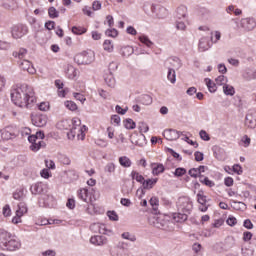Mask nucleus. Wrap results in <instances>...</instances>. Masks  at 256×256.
Here are the masks:
<instances>
[{"mask_svg": "<svg viewBox=\"0 0 256 256\" xmlns=\"http://www.w3.org/2000/svg\"><path fill=\"white\" fill-rule=\"evenodd\" d=\"M11 99L14 105L21 107L22 109H31L33 104L37 102L35 90L27 84L14 87L11 90Z\"/></svg>", "mask_w": 256, "mask_h": 256, "instance_id": "f257e3e1", "label": "nucleus"}, {"mask_svg": "<svg viewBox=\"0 0 256 256\" xmlns=\"http://www.w3.org/2000/svg\"><path fill=\"white\" fill-rule=\"evenodd\" d=\"M74 61L77 65H91L95 61V54L93 52L84 51L74 56Z\"/></svg>", "mask_w": 256, "mask_h": 256, "instance_id": "f03ea898", "label": "nucleus"}, {"mask_svg": "<svg viewBox=\"0 0 256 256\" xmlns=\"http://www.w3.org/2000/svg\"><path fill=\"white\" fill-rule=\"evenodd\" d=\"M72 125L73 122L71 121V119L62 120L57 123V129H60L61 131H68V139H75V135H77V132H75V130L71 128Z\"/></svg>", "mask_w": 256, "mask_h": 256, "instance_id": "7ed1b4c3", "label": "nucleus"}, {"mask_svg": "<svg viewBox=\"0 0 256 256\" xmlns=\"http://www.w3.org/2000/svg\"><path fill=\"white\" fill-rule=\"evenodd\" d=\"M177 205L178 211H181L182 213H187L189 215L191 214V211H193V202H191L189 197H180L178 199Z\"/></svg>", "mask_w": 256, "mask_h": 256, "instance_id": "20e7f679", "label": "nucleus"}, {"mask_svg": "<svg viewBox=\"0 0 256 256\" xmlns=\"http://www.w3.org/2000/svg\"><path fill=\"white\" fill-rule=\"evenodd\" d=\"M11 33L13 39H21V37H25L29 33V28L27 25L17 24L12 27Z\"/></svg>", "mask_w": 256, "mask_h": 256, "instance_id": "39448f33", "label": "nucleus"}, {"mask_svg": "<svg viewBox=\"0 0 256 256\" xmlns=\"http://www.w3.org/2000/svg\"><path fill=\"white\" fill-rule=\"evenodd\" d=\"M244 127L246 129H256V110H248L244 119Z\"/></svg>", "mask_w": 256, "mask_h": 256, "instance_id": "423d86ee", "label": "nucleus"}, {"mask_svg": "<svg viewBox=\"0 0 256 256\" xmlns=\"http://www.w3.org/2000/svg\"><path fill=\"white\" fill-rule=\"evenodd\" d=\"M157 181V178L144 180V182L142 183L143 188H139L136 192L139 199H141V197L145 195V189H153V187L157 185Z\"/></svg>", "mask_w": 256, "mask_h": 256, "instance_id": "0eeeda50", "label": "nucleus"}, {"mask_svg": "<svg viewBox=\"0 0 256 256\" xmlns=\"http://www.w3.org/2000/svg\"><path fill=\"white\" fill-rule=\"evenodd\" d=\"M21 247V242L15 239V236L12 235L10 239L2 247L3 251H17Z\"/></svg>", "mask_w": 256, "mask_h": 256, "instance_id": "6e6552de", "label": "nucleus"}, {"mask_svg": "<svg viewBox=\"0 0 256 256\" xmlns=\"http://www.w3.org/2000/svg\"><path fill=\"white\" fill-rule=\"evenodd\" d=\"M240 25L244 31H253L256 27L255 18H243L240 21Z\"/></svg>", "mask_w": 256, "mask_h": 256, "instance_id": "1a4fd4ad", "label": "nucleus"}, {"mask_svg": "<svg viewBox=\"0 0 256 256\" xmlns=\"http://www.w3.org/2000/svg\"><path fill=\"white\" fill-rule=\"evenodd\" d=\"M151 11L154 14V17H157L158 19H165L167 17V8L159 5H152Z\"/></svg>", "mask_w": 256, "mask_h": 256, "instance_id": "9d476101", "label": "nucleus"}, {"mask_svg": "<svg viewBox=\"0 0 256 256\" xmlns=\"http://www.w3.org/2000/svg\"><path fill=\"white\" fill-rule=\"evenodd\" d=\"M181 135H183V132L177 131L175 129L165 130L163 133V136L165 139H167V141H177Z\"/></svg>", "mask_w": 256, "mask_h": 256, "instance_id": "9b49d317", "label": "nucleus"}, {"mask_svg": "<svg viewBox=\"0 0 256 256\" xmlns=\"http://www.w3.org/2000/svg\"><path fill=\"white\" fill-rule=\"evenodd\" d=\"M20 69H22L23 71H27V73H29L30 75H35V73H37V70L33 66V63L25 59L20 63Z\"/></svg>", "mask_w": 256, "mask_h": 256, "instance_id": "f8f14e48", "label": "nucleus"}, {"mask_svg": "<svg viewBox=\"0 0 256 256\" xmlns=\"http://www.w3.org/2000/svg\"><path fill=\"white\" fill-rule=\"evenodd\" d=\"M112 256H129V250L125 248L123 243H119L114 249L112 250Z\"/></svg>", "mask_w": 256, "mask_h": 256, "instance_id": "ddd939ff", "label": "nucleus"}, {"mask_svg": "<svg viewBox=\"0 0 256 256\" xmlns=\"http://www.w3.org/2000/svg\"><path fill=\"white\" fill-rule=\"evenodd\" d=\"M131 143L137 145L138 147H145V145H147V140L145 139V135L140 133L132 136Z\"/></svg>", "mask_w": 256, "mask_h": 256, "instance_id": "4468645a", "label": "nucleus"}, {"mask_svg": "<svg viewBox=\"0 0 256 256\" xmlns=\"http://www.w3.org/2000/svg\"><path fill=\"white\" fill-rule=\"evenodd\" d=\"M90 243L98 247H103V245H107V237L101 235L92 236L90 238Z\"/></svg>", "mask_w": 256, "mask_h": 256, "instance_id": "2eb2a0df", "label": "nucleus"}, {"mask_svg": "<svg viewBox=\"0 0 256 256\" xmlns=\"http://www.w3.org/2000/svg\"><path fill=\"white\" fill-rule=\"evenodd\" d=\"M12 234L5 229H0V249H3L7 242L11 239Z\"/></svg>", "mask_w": 256, "mask_h": 256, "instance_id": "dca6fc26", "label": "nucleus"}, {"mask_svg": "<svg viewBox=\"0 0 256 256\" xmlns=\"http://www.w3.org/2000/svg\"><path fill=\"white\" fill-rule=\"evenodd\" d=\"M197 201L198 203L201 204V206L199 207L200 211H202V213H205L208 207H207V196L203 195V191L198 192Z\"/></svg>", "mask_w": 256, "mask_h": 256, "instance_id": "f3484780", "label": "nucleus"}, {"mask_svg": "<svg viewBox=\"0 0 256 256\" xmlns=\"http://www.w3.org/2000/svg\"><path fill=\"white\" fill-rule=\"evenodd\" d=\"M12 127H6L1 131V137L4 141H9V139H15L17 135L12 131Z\"/></svg>", "mask_w": 256, "mask_h": 256, "instance_id": "a211bd4d", "label": "nucleus"}, {"mask_svg": "<svg viewBox=\"0 0 256 256\" xmlns=\"http://www.w3.org/2000/svg\"><path fill=\"white\" fill-rule=\"evenodd\" d=\"M32 195H41L43 191H45V184L42 182H37L36 184L32 185L30 188Z\"/></svg>", "mask_w": 256, "mask_h": 256, "instance_id": "6ab92c4d", "label": "nucleus"}, {"mask_svg": "<svg viewBox=\"0 0 256 256\" xmlns=\"http://www.w3.org/2000/svg\"><path fill=\"white\" fill-rule=\"evenodd\" d=\"M32 123L35 127H45L47 125V117L45 116H34Z\"/></svg>", "mask_w": 256, "mask_h": 256, "instance_id": "aec40b11", "label": "nucleus"}, {"mask_svg": "<svg viewBox=\"0 0 256 256\" xmlns=\"http://www.w3.org/2000/svg\"><path fill=\"white\" fill-rule=\"evenodd\" d=\"M78 199L84 203H89L91 201V199H89V190L87 188L80 189L78 191Z\"/></svg>", "mask_w": 256, "mask_h": 256, "instance_id": "412c9836", "label": "nucleus"}, {"mask_svg": "<svg viewBox=\"0 0 256 256\" xmlns=\"http://www.w3.org/2000/svg\"><path fill=\"white\" fill-rule=\"evenodd\" d=\"M242 77L243 79H245V81H251L253 79H256V70L247 68L246 70H244Z\"/></svg>", "mask_w": 256, "mask_h": 256, "instance_id": "4be33fe9", "label": "nucleus"}, {"mask_svg": "<svg viewBox=\"0 0 256 256\" xmlns=\"http://www.w3.org/2000/svg\"><path fill=\"white\" fill-rule=\"evenodd\" d=\"M90 229L92 231H97L98 230V233H100L101 235H109V230H107V228H105V225L92 224L90 226Z\"/></svg>", "mask_w": 256, "mask_h": 256, "instance_id": "5701e85b", "label": "nucleus"}, {"mask_svg": "<svg viewBox=\"0 0 256 256\" xmlns=\"http://www.w3.org/2000/svg\"><path fill=\"white\" fill-rule=\"evenodd\" d=\"M27 53H29V51L25 48H19L18 50L14 51L12 53V56L15 59H25V57H27Z\"/></svg>", "mask_w": 256, "mask_h": 256, "instance_id": "b1692460", "label": "nucleus"}, {"mask_svg": "<svg viewBox=\"0 0 256 256\" xmlns=\"http://www.w3.org/2000/svg\"><path fill=\"white\" fill-rule=\"evenodd\" d=\"M188 214L185 212H178L173 214V219L176 223H185L188 219Z\"/></svg>", "mask_w": 256, "mask_h": 256, "instance_id": "393cba45", "label": "nucleus"}, {"mask_svg": "<svg viewBox=\"0 0 256 256\" xmlns=\"http://www.w3.org/2000/svg\"><path fill=\"white\" fill-rule=\"evenodd\" d=\"M187 17V7L179 6L176 10V19L181 21V19H185Z\"/></svg>", "mask_w": 256, "mask_h": 256, "instance_id": "a878e982", "label": "nucleus"}, {"mask_svg": "<svg viewBox=\"0 0 256 256\" xmlns=\"http://www.w3.org/2000/svg\"><path fill=\"white\" fill-rule=\"evenodd\" d=\"M151 166H152L153 175H160V173L165 172V166H163V164L154 163V164H151Z\"/></svg>", "mask_w": 256, "mask_h": 256, "instance_id": "bb28decb", "label": "nucleus"}, {"mask_svg": "<svg viewBox=\"0 0 256 256\" xmlns=\"http://www.w3.org/2000/svg\"><path fill=\"white\" fill-rule=\"evenodd\" d=\"M134 49L132 46H124L121 48L120 53L123 57H131L134 53Z\"/></svg>", "mask_w": 256, "mask_h": 256, "instance_id": "cd10ccee", "label": "nucleus"}, {"mask_svg": "<svg viewBox=\"0 0 256 256\" xmlns=\"http://www.w3.org/2000/svg\"><path fill=\"white\" fill-rule=\"evenodd\" d=\"M154 227H156L157 229H162L163 231H167V227H169V222L167 221L161 222V219L158 218L154 222Z\"/></svg>", "mask_w": 256, "mask_h": 256, "instance_id": "c85d7f7f", "label": "nucleus"}, {"mask_svg": "<svg viewBox=\"0 0 256 256\" xmlns=\"http://www.w3.org/2000/svg\"><path fill=\"white\" fill-rule=\"evenodd\" d=\"M104 81L106 85H108V87H111V88L115 87V77H113V74L111 73L105 74Z\"/></svg>", "mask_w": 256, "mask_h": 256, "instance_id": "c756f323", "label": "nucleus"}, {"mask_svg": "<svg viewBox=\"0 0 256 256\" xmlns=\"http://www.w3.org/2000/svg\"><path fill=\"white\" fill-rule=\"evenodd\" d=\"M199 51L204 52L207 51V49H209V40L207 38H201L199 41Z\"/></svg>", "mask_w": 256, "mask_h": 256, "instance_id": "7c9ffc66", "label": "nucleus"}, {"mask_svg": "<svg viewBox=\"0 0 256 256\" xmlns=\"http://www.w3.org/2000/svg\"><path fill=\"white\" fill-rule=\"evenodd\" d=\"M45 141L42 140H37L34 144L30 145V149L31 151L37 152L39 151V149H43V147H45Z\"/></svg>", "mask_w": 256, "mask_h": 256, "instance_id": "2f4dec72", "label": "nucleus"}, {"mask_svg": "<svg viewBox=\"0 0 256 256\" xmlns=\"http://www.w3.org/2000/svg\"><path fill=\"white\" fill-rule=\"evenodd\" d=\"M139 103H141V105H151V103H153V98L148 94H143L139 98Z\"/></svg>", "mask_w": 256, "mask_h": 256, "instance_id": "473e14b6", "label": "nucleus"}, {"mask_svg": "<svg viewBox=\"0 0 256 256\" xmlns=\"http://www.w3.org/2000/svg\"><path fill=\"white\" fill-rule=\"evenodd\" d=\"M66 74L69 79H75L77 77V69L70 65L67 67Z\"/></svg>", "mask_w": 256, "mask_h": 256, "instance_id": "72a5a7b5", "label": "nucleus"}, {"mask_svg": "<svg viewBox=\"0 0 256 256\" xmlns=\"http://www.w3.org/2000/svg\"><path fill=\"white\" fill-rule=\"evenodd\" d=\"M205 83L210 93H215V91H217V84L213 83L211 79L205 78Z\"/></svg>", "mask_w": 256, "mask_h": 256, "instance_id": "f704fd0d", "label": "nucleus"}, {"mask_svg": "<svg viewBox=\"0 0 256 256\" xmlns=\"http://www.w3.org/2000/svg\"><path fill=\"white\" fill-rule=\"evenodd\" d=\"M223 91L226 95L233 97L235 95V88L229 84H224Z\"/></svg>", "mask_w": 256, "mask_h": 256, "instance_id": "c9c22d12", "label": "nucleus"}, {"mask_svg": "<svg viewBox=\"0 0 256 256\" xmlns=\"http://www.w3.org/2000/svg\"><path fill=\"white\" fill-rule=\"evenodd\" d=\"M170 65L173 67L172 69H181V59L177 57H173L170 59Z\"/></svg>", "mask_w": 256, "mask_h": 256, "instance_id": "e433bc0d", "label": "nucleus"}, {"mask_svg": "<svg viewBox=\"0 0 256 256\" xmlns=\"http://www.w3.org/2000/svg\"><path fill=\"white\" fill-rule=\"evenodd\" d=\"M131 177L132 179H135V181H137V183H144L145 181V177H143V175L139 174V172L137 171H132L131 172Z\"/></svg>", "mask_w": 256, "mask_h": 256, "instance_id": "4c0bfd02", "label": "nucleus"}, {"mask_svg": "<svg viewBox=\"0 0 256 256\" xmlns=\"http://www.w3.org/2000/svg\"><path fill=\"white\" fill-rule=\"evenodd\" d=\"M167 79L168 81H170V83H175V81H177V75L175 74V69L173 68L168 69Z\"/></svg>", "mask_w": 256, "mask_h": 256, "instance_id": "58836bf2", "label": "nucleus"}, {"mask_svg": "<svg viewBox=\"0 0 256 256\" xmlns=\"http://www.w3.org/2000/svg\"><path fill=\"white\" fill-rule=\"evenodd\" d=\"M24 213H27V206L25 205V203L18 204V209L16 210V215H18V217H23Z\"/></svg>", "mask_w": 256, "mask_h": 256, "instance_id": "ea45409f", "label": "nucleus"}, {"mask_svg": "<svg viewBox=\"0 0 256 256\" xmlns=\"http://www.w3.org/2000/svg\"><path fill=\"white\" fill-rule=\"evenodd\" d=\"M119 163L122 167H131V159H129L127 156L120 157Z\"/></svg>", "mask_w": 256, "mask_h": 256, "instance_id": "a19ab883", "label": "nucleus"}, {"mask_svg": "<svg viewBox=\"0 0 256 256\" xmlns=\"http://www.w3.org/2000/svg\"><path fill=\"white\" fill-rule=\"evenodd\" d=\"M10 3L4 2L3 3L4 9H8V11H13L14 9H17V2H15V0H11Z\"/></svg>", "mask_w": 256, "mask_h": 256, "instance_id": "79ce46f5", "label": "nucleus"}, {"mask_svg": "<svg viewBox=\"0 0 256 256\" xmlns=\"http://www.w3.org/2000/svg\"><path fill=\"white\" fill-rule=\"evenodd\" d=\"M199 181H200V183H203V185H206V187H215V182L209 180L208 177H205L203 179V175H200Z\"/></svg>", "mask_w": 256, "mask_h": 256, "instance_id": "37998d69", "label": "nucleus"}, {"mask_svg": "<svg viewBox=\"0 0 256 256\" xmlns=\"http://www.w3.org/2000/svg\"><path fill=\"white\" fill-rule=\"evenodd\" d=\"M48 15L50 19H57V17H59V11H57V9L52 6L48 9Z\"/></svg>", "mask_w": 256, "mask_h": 256, "instance_id": "c03bdc74", "label": "nucleus"}, {"mask_svg": "<svg viewBox=\"0 0 256 256\" xmlns=\"http://www.w3.org/2000/svg\"><path fill=\"white\" fill-rule=\"evenodd\" d=\"M64 105L66 107V109H69V111H77V104L73 101H65Z\"/></svg>", "mask_w": 256, "mask_h": 256, "instance_id": "a18cd8bd", "label": "nucleus"}, {"mask_svg": "<svg viewBox=\"0 0 256 256\" xmlns=\"http://www.w3.org/2000/svg\"><path fill=\"white\" fill-rule=\"evenodd\" d=\"M72 33H74V35H83L87 33V28L73 26Z\"/></svg>", "mask_w": 256, "mask_h": 256, "instance_id": "49530a36", "label": "nucleus"}, {"mask_svg": "<svg viewBox=\"0 0 256 256\" xmlns=\"http://www.w3.org/2000/svg\"><path fill=\"white\" fill-rule=\"evenodd\" d=\"M124 127L126 129H135L136 127L135 121H133V119L131 118L124 120Z\"/></svg>", "mask_w": 256, "mask_h": 256, "instance_id": "de8ad7c7", "label": "nucleus"}, {"mask_svg": "<svg viewBox=\"0 0 256 256\" xmlns=\"http://www.w3.org/2000/svg\"><path fill=\"white\" fill-rule=\"evenodd\" d=\"M139 41L141 43H143L144 45H146V47H149V48L153 47V42L150 41L149 37H147V36H140Z\"/></svg>", "mask_w": 256, "mask_h": 256, "instance_id": "09e8293b", "label": "nucleus"}, {"mask_svg": "<svg viewBox=\"0 0 256 256\" xmlns=\"http://www.w3.org/2000/svg\"><path fill=\"white\" fill-rule=\"evenodd\" d=\"M149 203H150V205H151V207L153 208L154 211H157V209H159V198L152 197L149 200Z\"/></svg>", "mask_w": 256, "mask_h": 256, "instance_id": "8fccbe9b", "label": "nucleus"}, {"mask_svg": "<svg viewBox=\"0 0 256 256\" xmlns=\"http://www.w3.org/2000/svg\"><path fill=\"white\" fill-rule=\"evenodd\" d=\"M104 51H108V53H111L113 51V43L111 40H105L103 43Z\"/></svg>", "mask_w": 256, "mask_h": 256, "instance_id": "3c124183", "label": "nucleus"}, {"mask_svg": "<svg viewBox=\"0 0 256 256\" xmlns=\"http://www.w3.org/2000/svg\"><path fill=\"white\" fill-rule=\"evenodd\" d=\"M84 211L88 213V215H93V213H95V207H93L92 204H89V202H86L84 205Z\"/></svg>", "mask_w": 256, "mask_h": 256, "instance_id": "603ef678", "label": "nucleus"}, {"mask_svg": "<svg viewBox=\"0 0 256 256\" xmlns=\"http://www.w3.org/2000/svg\"><path fill=\"white\" fill-rule=\"evenodd\" d=\"M139 131L140 133H147L149 131V125L145 122H139Z\"/></svg>", "mask_w": 256, "mask_h": 256, "instance_id": "864d4df0", "label": "nucleus"}, {"mask_svg": "<svg viewBox=\"0 0 256 256\" xmlns=\"http://www.w3.org/2000/svg\"><path fill=\"white\" fill-rule=\"evenodd\" d=\"M226 81L227 77L224 75H220L215 79L216 85H223V87L225 86Z\"/></svg>", "mask_w": 256, "mask_h": 256, "instance_id": "5fc2aeb1", "label": "nucleus"}, {"mask_svg": "<svg viewBox=\"0 0 256 256\" xmlns=\"http://www.w3.org/2000/svg\"><path fill=\"white\" fill-rule=\"evenodd\" d=\"M104 171L106 173H115V164L113 162L108 163L105 166Z\"/></svg>", "mask_w": 256, "mask_h": 256, "instance_id": "6e6d98bb", "label": "nucleus"}, {"mask_svg": "<svg viewBox=\"0 0 256 256\" xmlns=\"http://www.w3.org/2000/svg\"><path fill=\"white\" fill-rule=\"evenodd\" d=\"M70 121L72 122L71 129H73V131H75L77 129V127L81 126V119H79V118H73Z\"/></svg>", "mask_w": 256, "mask_h": 256, "instance_id": "4d7b16f0", "label": "nucleus"}, {"mask_svg": "<svg viewBox=\"0 0 256 256\" xmlns=\"http://www.w3.org/2000/svg\"><path fill=\"white\" fill-rule=\"evenodd\" d=\"M122 239H126L127 241H137V238L135 236H132L129 232L122 233Z\"/></svg>", "mask_w": 256, "mask_h": 256, "instance_id": "13d9d810", "label": "nucleus"}, {"mask_svg": "<svg viewBox=\"0 0 256 256\" xmlns=\"http://www.w3.org/2000/svg\"><path fill=\"white\" fill-rule=\"evenodd\" d=\"M23 195H24L23 190H16L13 193V198L16 199L17 201H21V199H23Z\"/></svg>", "mask_w": 256, "mask_h": 256, "instance_id": "bf43d9fd", "label": "nucleus"}, {"mask_svg": "<svg viewBox=\"0 0 256 256\" xmlns=\"http://www.w3.org/2000/svg\"><path fill=\"white\" fill-rule=\"evenodd\" d=\"M200 138L202 139V141H211V137H209V134L207 133V131L205 130H201L199 132Z\"/></svg>", "mask_w": 256, "mask_h": 256, "instance_id": "052dcab7", "label": "nucleus"}, {"mask_svg": "<svg viewBox=\"0 0 256 256\" xmlns=\"http://www.w3.org/2000/svg\"><path fill=\"white\" fill-rule=\"evenodd\" d=\"M227 225H229L230 227H235V225H237V218H235V216H230L228 217V219L226 220Z\"/></svg>", "mask_w": 256, "mask_h": 256, "instance_id": "680f3d73", "label": "nucleus"}, {"mask_svg": "<svg viewBox=\"0 0 256 256\" xmlns=\"http://www.w3.org/2000/svg\"><path fill=\"white\" fill-rule=\"evenodd\" d=\"M105 34L108 37H117V35H119V32H117V29L113 28V29H107Z\"/></svg>", "mask_w": 256, "mask_h": 256, "instance_id": "e2e57ef3", "label": "nucleus"}, {"mask_svg": "<svg viewBox=\"0 0 256 256\" xmlns=\"http://www.w3.org/2000/svg\"><path fill=\"white\" fill-rule=\"evenodd\" d=\"M110 221H119V216L117 215V213L115 211H108L107 213Z\"/></svg>", "mask_w": 256, "mask_h": 256, "instance_id": "0e129e2a", "label": "nucleus"}, {"mask_svg": "<svg viewBox=\"0 0 256 256\" xmlns=\"http://www.w3.org/2000/svg\"><path fill=\"white\" fill-rule=\"evenodd\" d=\"M187 173V170L185 168H176L174 175L175 177H183Z\"/></svg>", "mask_w": 256, "mask_h": 256, "instance_id": "69168bd1", "label": "nucleus"}, {"mask_svg": "<svg viewBox=\"0 0 256 256\" xmlns=\"http://www.w3.org/2000/svg\"><path fill=\"white\" fill-rule=\"evenodd\" d=\"M39 111H49V102H42L38 105Z\"/></svg>", "mask_w": 256, "mask_h": 256, "instance_id": "338daca9", "label": "nucleus"}, {"mask_svg": "<svg viewBox=\"0 0 256 256\" xmlns=\"http://www.w3.org/2000/svg\"><path fill=\"white\" fill-rule=\"evenodd\" d=\"M254 251L249 248H242V255L244 256H253Z\"/></svg>", "mask_w": 256, "mask_h": 256, "instance_id": "774afa93", "label": "nucleus"}]
</instances>
